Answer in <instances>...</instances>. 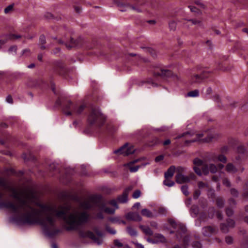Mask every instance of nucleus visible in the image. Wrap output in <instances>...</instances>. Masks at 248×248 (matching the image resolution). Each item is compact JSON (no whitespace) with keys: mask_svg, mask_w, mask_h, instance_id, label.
<instances>
[{"mask_svg":"<svg viewBox=\"0 0 248 248\" xmlns=\"http://www.w3.org/2000/svg\"><path fill=\"white\" fill-rule=\"evenodd\" d=\"M219 137L220 135L219 134L217 133H214L208 135L203 140L204 142H209L214 140H217Z\"/></svg>","mask_w":248,"mask_h":248,"instance_id":"19","label":"nucleus"},{"mask_svg":"<svg viewBox=\"0 0 248 248\" xmlns=\"http://www.w3.org/2000/svg\"><path fill=\"white\" fill-rule=\"evenodd\" d=\"M175 179L176 183L178 184L188 183L190 181L189 176L184 175L182 173H177L175 175Z\"/></svg>","mask_w":248,"mask_h":248,"instance_id":"14","label":"nucleus"},{"mask_svg":"<svg viewBox=\"0 0 248 248\" xmlns=\"http://www.w3.org/2000/svg\"><path fill=\"white\" fill-rule=\"evenodd\" d=\"M58 43L60 44H64L66 47L69 49L73 47H77L80 46L81 45V38H79L77 40H74L73 38H71L69 44L67 43H64L61 40H59Z\"/></svg>","mask_w":248,"mask_h":248,"instance_id":"9","label":"nucleus"},{"mask_svg":"<svg viewBox=\"0 0 248 248\" xmlns=\"http://www.w3.org/2000/svg\"><path fill=\"white\" fill-rule=\"evenodd\" d=\"M230 192L231 194L234 196V197H238V191L235 189V188H231L230 190Z\"/></svg>","mask_w":248,"mask_h":248,"instance_id":"51","label":"nucleus"},{"mask_svg":"<svg viewBox=\"0 0 248 248\" xmlns=\"http://www.w3.org/2000/svg\"><path fill=\"white\" fill-rule=\"evenodd\" d=\"M210 172L212 173H215L217 171V167L214 164H210L209 165Z\"/></svg>","mask_w":248,"mask_h":248,"instance_id":"32","label":"nucleus"},{"mask_svg":"<svg viewBox=\"0 0 248 248\" xmlns=\"http://www.w3.org/2000/svg\"><path fill=\"white\" fill-rule=\"evenodd\" d=\"M45 17L47 19H50L53 18V15L50 13H47L45 14Z\"/></svg>","mask_w":248,"mask_h":248,"instance_id":"64","label":"nucleus"},{"mask_svg":"<svg viewBox=\"0 0 248 248\" xmlns=\"http://www.w3.org/2000/svg\"><path fill=\"white\" fill-rule=\"evenodd\" d=\"M176 170V168L174 166H171L165 172L164 177L165 179L171 178L174 175Z\"/></svg>","mask_w":248,"mask_h":248,"instance_id":"17","label":"nucleus"},{"mask_svg":"<svg viewBox=\"0 0 248 248\" xmlns=\"http://www.w3.org/2000/svg\"><path fill=\"white\" fill-rule=\"evenodd\" d=\"M177 173H182L185 170V168L182 167H178L176 169Z\"/></svg>","mask_w":248,"mask_h":248,"instance_id":"59","label":"nucleus"},{"mask_svg":"<svg viewBox=\"0 0 248 248\" xmlns=\"http://www.w3.org/2000/svg\"><path fill=\"white\" fill-rule=\"evenodd\" d=\"M87 108V106L84 103H81L80 104H75L74 107L73 113H76L77 115L81 114L84 111V110Z\"/></svg>","mask_w":248,"mask_h":248,"instance_id":"16","label":"nucleus"},{"mask_svg":"<svg viewBox=\"0 0 248 248\" xmlns=\"http://www.w3.org/2000/svg\"><path fill=\"white\" fill-rule=\"evenodd\" d=\"M75 105V104L70 100H66L62 102V109L65 115L70 116L72 115Z\"/></svg>","mask_w":248,"mask_h":248,"instance_id":"8","label":"nucleus"},{"mask_svg":"<svg viewBox=\"0 0 248 248\" xmlns=\"http://www.w3.org/2000/svg\"><path fill=\"white\" fill-rule=\"evenodd\" d=\"M198 185L199 188H202L204 187H208V185L202 182H199L198 184Z\"/></svg>","mask_w":248,"mask_h":248,"instance_id":"57","label":"nucleus"},{"mask_svg":"<svg viewBox=\"0 0 248 248\" xmlns=\"http://www.w3.org/2000/svg\"><path fill=\"white\" fill-rule=\"evenodd\" d=\"M39 43L40 45H45L46 43V37L44 35H40L39 38Z\"/></svg>","mask_w":248,"mask_h":248,"instance_id":"45","label":"nucleus"},{"mask_svg":"<svg viewBox=\"0 0 248 248\" xmlns=\"http://www.w3.org/2000/svg\"><path fill=\"white\" fill-rule=\"evenodd\" d=\"M193 170L199 176H201L202 175V172L201 170L197 166H194L193 167Z\"/></svg>","mask_w":248,"mask_h":248,"instance_id":"47","label":"nucleus"},{"mask_svg":"<svg viewBox=\"0 0 248 248\" xmlns=\"http://www.w3.org/2000/svg\"><path fill=\"white\" fill-rule=\"evenodd\" d=\"M177 229H178L177 231V233H185L186 231L185 226L180 224H178Z\"/></svg>","mask_w":248,"mask_h":248,"instance_id":"33","label":"nucleus"},{"mask_svg":"<svg viewBox=\"0 0 248 248\" xmlns=\"http://www.w3.org/2000/svg\"><path fill=\"white\" fill-rule=\"evenodd\" d=\"M0 186L9 189L12 192V196L19 202L16 206L11 202H0V208L10 209L15 213H18L19 210L23 212L21 216L15 217L13 220L19 224H39L41 225L46 234L52 237L60 232L59 229H54L56 219H62L67 225L65 230L67 231H76L87 223L90 218L89 214L85 211H75L68 214L71 209L70 205H55L39 204L38 206L43 211L48 212L45 218L40 217V211L30 205L26 200L20 198L19 193L14 188L9 186L7 180L0 177Z\"/></svg>","mask_w":248,"mask_h":248,"instance_id":"1","label":"nucleus"},{"mask_svg":"<svg viewBox=\"0 0 248 248\" xmlns=\"http://www.w3.org/2000/svg\"><path fill=\"white\" fill-rule=\"evenodd\" d=\"M216 204L218 208H223L224 205V201L222 198L218 197L216 199Z\"/></svg>","mask_w":248,"mask_h":248,"instance_id":"24","label":"nucleus"},{"mask_svg":"<svg viewBox=\"0 0 248 248\" xmlns=\"http://www.w3.org/2000/svg\"><path fill=\"white\" fill-rule=\"evenodd\" d=\"M106 229L110 234H115L116 233V231L113 228H111L108 225L106 226Z\"/></svg>","mask_w":248,"mask_h":248,"instance_id":"42","label":"nucleus"},{"mask_svg":"<svg viewBox=\"0 0 248 248\" xmlns=\"http://www.w3.org/2000/svg\"><path fill=\"white\" fill-rule=\"evenodd\" d=\"M190 212L193 217H197L199 212V207L197 205H192L190 209Z\"/></svg>","mask_w":248,"mask_h":248,"instance_id":"21","label":"nucleus"},{"mask_svg":"<svg viewBox=\"0 0 248 248\" xmlns=\"http://www.w3.org/2000/svg\"><path fill=\"white\" fill-rule=\"evenodd\" d=\"M246 151L245 148L243 146H239L238 147L237 151L238 154H243L245 153Z\"/></svg>","mask_w":248,"mask_h":248,"instance_id":"41","label":"nucleus"},{"mask_svg":"<svg viewBox=\"0 0 248 248\" xmlns=\"http://www.w3.org/2000/svg\"><path fill=\"white\" fill-rule=\"evenodd\" d=\"M16 49H17L16 46H11L9 48V51L11 52L14 51V52L16 53Z\"/></svg>","mask_w":248,"mask_h":248,"instance_id":"63","label":"nucleus"},{"mask_svg":"<svg viewBox=\"0 0 248 248\" xmlns=\"http://www.w3.org/2000/svg\"><path fill=\"white\" fill-rule=\"evenodd\" d=\"M200 73L195 75L191 78V82L192 83H200L203 79L207 78L209 75V72L206 70L203 69L199 71Z\"/></svg>","mask_w":248,"mask_h":248,"instance_id":"7","label":"nucleus"},{"mask_svg":"<svg viewBox=\"0 0 248 248\" xmlns=\"http://www.w3.org/2000/svg\"><path fill=\"white\" fill-rule=\"evenodd\" d=\"M243 196L244 198H248V181L246 183L244 186Z\"/></svg>","mask_w":248,"mask_h":248,"instance_id":"31","label":"nucleus"},{"mask_svg":"<svg viewBox=\"0 0 248 248\" xmlns=\"http://www.w3.org/2000/svg\"><path fill=\"white\" fill-rule=\"evenodd\" d=\"M218 232L217 227L208 226L202 228V233L205 236H210L212 235L216 234Z\"/></svg>","mask_w":248,"mask_h":248,"instance_id":"10","label":"nucleus"},{"mask_svg":"<svg viewBox=\"0 0 248 248\" xmlns=\"http://www.w3.org/2000/svg\"><path fill=\"white\" fill-rule=\"evenodd\" d=\"M217 159L218 161L223 163H226L227 162L226 157L223 155H218L217 156Z\"/></svg>","mask_w":248,"mask_h":248,"instance_id":"39","label":"nucleus"},{"mask_svg":"<svg viewBox=\"0 0 248 248\" xmlns=\"http://www.w3.org/2000/svg\"><path fill=\"white\" fill-rule=\"evenodd\" d=\"M114 244L115 246L119 248L123 247V244L118 239H115L114 240Z\"/></svg>","mask_w":248,"mask_h":248,"instance_id":"54","label":"nucleus"},{"mask_svg":"<svg viewBox=\"0 0 248 248\" xmlns=\"http://www.w3.org/2000/svg\"><path fill=\"white\" fill-rule=\"evenodd\" d=\"M164 157L163 155H159L155 157V161L156 162H158L160 161H161L164 159Z\"/></svg>","mask_w":248,"mask_h":248,"instance_id":"61","label":"nucleus"},{"mask_svg":"<svg viewBox=\"0 0 248 248\" xmlns=\"http://www.w3.org/2000/svg\"><path fill=\"white\" fill-rule=\"evenodd\" d=\"M94 230L97 234L96 236L93 232L90 231L86 232H79V235L81 237L83 238H90L93 241L94 243L98 245H100L103 242V237L104 236L103 233L98 230L96 228H95Z\"/></svg>","mask_w":248,"mask_h":248,"instance_id":"4","label":"nucleus"},{"mask_svg":"<svg viewBox=\"0 0 248 248\" xmlns=\"http://www.w3.org/2000/svg\"><path fill=\"white\" fill-rule=\"evenodd\" d=\"M169 222L173 228H174V229L177 228V226H178V224L176 223V222L175 221V220H174L172 219H169Z\"/></svg>","mask_w":248,"mask_h":248,"instance_id":"49","label":"nucleus"},{"mask_svg":"<svg viewBox=\"0 0 248 248\" xmlns=\"http://www.w3.org/2000/svg\"><path fill=\"white\" fill-rule=\"evenodd\" d=\"M170 178L165 179L163 181V184L168 187H171L175 185V183L169 179Z\"/></svg>","mask_w":248,"mask_h":248,"instance_id":"28","label":"nucleus"},{"mask_svg":"<svg viewBox=\"0 0 248 248\" xmlns=\"http://www.w3.org/2000/svg\"><path fill=\"white\" fill-rule=\"evenodd\" d=\"M202 172L204 175H207L210 172L209 165L204 164L202 168Z\"/></svg>","mask_w":248,"mask_h":248,"instance_id":"26","label":"nucleus"},{"mask_svg":"<svg viewBox=\"0 0 248 248\" xmlns=\"http://www.w3.org/2000/svg\"><path fill=\"white\" fill-rule=\"evenodd\" d=\"M193 164L197 167L202 166L203 165L202 160L198 158H196L194 159Z\"/></svg>","mask_w":248,"mask_h":248,"instance_id":"36","label":"nucleus"},{"mask_svg":"<svg viewBox=\"0 0 248 248\" xmlns=\"http://www.w3.org/2000/svg\"><path fill=\"white\" fill-rule=\"evenodd\" d=\"M192 246L194 248H202V244L198 241L193 242Z\"/></svg>","mask_w":248,"mask_h":248,"instance_id":"56","label":"nucleus"},{"mask_svg":"<svg viewBox=\"0 0 248 248\" xmlns=\"http://www.w3.org/2000/svg\"><path fill=\"white\" fill-rule=\"evenodd\" d=\"M13 8V5H9L7 7H6L4 9V13L5 14L8 13L10 11L12 10Z\"/></svg>","mask_w":248,"mask_h":248,"instance_id":"58","label":"nucleus"},{"mask_svg":"<svg viewBox=\"0 0 248 248\" xmlns=\"http://www.w3.org/2000/svg\"><path fill=\"white\" fill-rule=\"evenodd\" d=\"M188 22H190L192 25H202V22L201 21L196 19H189L188 20Z\"/></svg>","mask_w":248,"mask_h":248,"instance_id":"46","label":"nucleus"},{"mask_svg":"<svg viewBox=\"0 0 248 248\" xmlns=\"http://www.w3.org/2000/svg\"><path fill=\"white\" fill-rule=\"evenodd\" d=\"M170 30L175 31L176 29V23L174 21H171L169 24Z\"/></svg>","mask_w":248,"mask_h":248,"instance_id":"38","label":"nucleus"},{"mask_svg":"<svg viewBox=\"0 0 248 248\" xmlns=\"http://www.w3.org/2000/svg\"><path fill=\"white\" fill-rule=\"evenodd\" d=\"M227 225L229 228H233L235 226V221L232 219H227Z\"/></svg>","mask_w":248,"mask_h":248,"instance_id":"37","label":"nucleus"},{"mask_svg":"<svg viewBox=\"0 0 248 248\" xmlns=\"http://www.w3.org/2000/svg\"><path fill=\"white\" fill-rule=\"evenodd\" d=\"M226 170L229 173H234L238 170L231 163H229L226 166Z\"/></svg>","mask_w":248,"mask_h":248,"instance_id":"20","label":"nucleus"},{"mask_svg":"<svg viewBox=\"0 0 248 248\" xmlns=\"http://www.w3.org/2000/svg\"><path fill=\"white\" fill-rule=\"evenodd\" d=\"M229 203L230 204V206L232 208L233 207H235L236 204V202L235 201L234 199H232V198L229 199Z\"/></svg>","mask_w":248,"mask_h":248,"instance_id":"53","label":"nucleus"},{"mask_svg":"<svg viewBox=\"0 0 248 248\" xmlns=\"http://www.w3.org/2000/svg\"><path fill=\"white\" fill-rule=\"evenodd\" d=\"M201 191L199 190H196L195 191L193 194V199L195 200L197 199L201 195Z\"/></svg>","mask_w":248,"mask_h":248,"instance_id":"52","label":"nucleus"},{"mask_svg":"<svg viewBox=\"0 0 248 248\" xmlns=\"http://www.w3.org/2000/svg\"><path fill=\"white\" fill-rule=\"evenodd\" d=\"M141 192L140 190H136L133 194L132 197L134 199H137L140 197Z\"/></svg>","mask_w":248,"mask_h":248,"instance_id":"44","label":"nucleus"},{"mask_svg":"<svg viewBox=\"0 0 248 248\" xmlns=\"http://www.w3.org/2000/svg\"><path fill=\"white\" fill-rule=\"evenodd\" d=\"M155 77H161L162 78L169 77L172 75L171 71L164 69L160 66H154L151 70Z\"/></svg>","mask_w":248,"mask_h":248,"instance_id":"5","label":"nucleus"},{"mask_svg":"<svg viewBox=\"0 0 248 248\" xmlns=\"http://www.w3.org/2000/svg\"><path fill=\"white\" fill-rule=\"evenodd\" d=\"M127 232L128 233L131 235V236H136L137 234V232L135 230V229H133V228L131 227H127Z\"/></svg>","mask_w":248,"mask_h":248,"instance_id":"30","label":"nucleus"},{"mask_svg":"<svg viewBox=\"0 0 248 248\" xmlns=\"http://www.w3.org/2000/svg\"><path fill=\"white\" fill-rule=\"evenodd\" d=\"M135 151V150L133 146L128 147L127 144H125L119 149L115 150L114 153L115 154L123 155L124 156H127L133 154Z\"/></svg>","mask_w":248,"mask_h":248,"instance_id":"6","label":"nucleus"},{"mask_svg":"<svg viewBox=\"0 0 248 248\" xmlns=\"http://www.w3.org/2000/svg\"><path fill=\"white\" fill-rule=\"evenodd\" d=\"M105 116L101 112L99 108H93L88 117V122L91 125L96 124L99 127L105 123Z\"/></svg>","mask_w":248,"mask_h":248,"instance_id":"3","label":"nucleus"},{"mask_svg":"<svg viewBox=\"0 0 248 248\" xmlns=\"http://www.w3.org/2000/svg\"><path fill=\"white\" fill-rule=\"evenodd\" d=\"M141 213L142 216L148 217H153V213L148 209H143L141 210Z\"/></svg>","mask_w":248,"mask_h":248,"instance_id":"23","label":"nucleus"},{"mask_svg":"<svg viewBox=\"0 0 248 248\" xmlns=\"http://www.w3.org/2000/svg\"><path fill=\"white\" fill-rule=\"evenodd\" d=\"M148 164L149 163L147 162L145 163L142 164L141 165H137L134 167H130L129 168V170L132 172H135L138 171L140 168L145 167L146 165Z\"/></svg>","mask_w":248,"mask_h":248,"instance_id":"22","label":"nucleus"},{"mask_svg":"<svg viewBox=\"0 0 248 248\" xmlns=\"http://www.w3.org/2000/svg\"><path fill=\"white\" fill-rule=\"evenodd\" d=\"M117 5L119 7L121 8L120 11L122 12L126 11L127 9H132L137 12H140L141 10L138 7L130 5L128 3H123L119 2L117 3Z\"/></svg>","mask_w":248,"mask_h":248,"instance_id":"11","label":"nucleus"},{"mask_svg":"<svg viewBox=\"0 0 248 248\" xmlns=\"http://www.w3.org/2000/svg\"><path fill=\"white\" fill-rule=\"evenodd\" d=\"M199 95V91L198 90H194L193 91H191L189 92L187 96L189 97H197Z\"/></svg>","mask_w":248,"mask_h":248,"instance_id":"27","label":"nucleus"},{"mask_svg":"<svg viewBox=\"0 0 248 248\" xmlns=\"http://www.w3.org/2000/svg\"><path fill=\"white\" fill-rule=\"evenodd\" d=\"M225 242L229 245L232 244L233 242V238L230 236H227L225 237Z\"/></svg>","mask_w":248,"mask_h":248,"instance_id":"48","label":"nucleus"},{"mask_svg":"<svg viewBox=\"0 0 248 248\" xmlns=\"http://www.w3.org/2000/svg\"><path fill=\"white\" fill-rule=\"evenodd\" d=\"M216 216L217 218L219 220H222L223 219V215L219 211L217 212Z\"/></svg>","mask_w":248,"mask_h":248,"instance_id":"62","label":"nucleus"},{"mask_svg":"<svg viewBox=\"0 0 248 248\" xmlns=\"http://www.w3.org/2000/svg\"><path fill=\"white\" fill-rule=\"evenodd\" d=\"M126 218L128 220H131L136 221H140L142 217L139 213L135 212H129L126 215Z\"/></svg>","mask_w":248,"mask_h":248,"instance_id":"15","label":"nucleus"},{"mask_svg":"<svg viewBox=\"0 0 248 248\" xmlns=\"http://www.w3.org/2000/svg\"><path fill=\"white\" fill-rule=\"evenodd\" d=\"M108 203L110 204V205L114 206L115 207V209L118 208L117 203L115 200H112L110 201Z\"/></svg>","mask_w":248,"mask_h":248,"instance_id":"55","label":"nucleus"},{"mask_svg":"<svg viewBox=\"0 0 248 248\" xmlns=\"http://www.w3.org/2000/svg\"><path fill=\"white\" fill-rule=\"evenodd\" d=\"M140 228L146 235L152 236L153 234V232L149 227L145 225H140Z\"/></svg>","mask_w":248,"mask_h":248,"instance_id":"18","label":"nucleus"},{"mask_svg":"<svg viewBox=\"0 0 248 248\" xmlns=\"http://www.w3.org/2000/svg\"><path fill=\"white\" fill-rule=\"evenodd\" d=\"M105 202L100 195H94L91 196L87 201L80 203V206L84 209H89L93 207H98L99 209L104 208Z\"/></svg>","mask_w":248,"mask_h":248,"instance_id":"2","label":"nucleus"},{"mask_svg":"<svg viewBox=\"0 0 248 248\" xmlns=\"http://www.w3.org/2000/svg\"><path fill=\"white\" fill-rule=\"evenodd\" d=\"M226 214L227 216L231 217L233 214V211L230 207H228L226 209Z\"/></svg>","mask_w":248,"mask_h":248,"instance_id":"50","label":"nucleus"},{"mask_svg":"<svg viewBox=\"0 0 248 248\" xmlns=\"http://www.w3.org/2000/svg\"><path fill=\"white\" fill-rule=\"evenodd\" d=\"M222 183L224 186H225L227 187H229L231 186L230 182L229 181V179L227 178H223Z\"/></svg>","mask_w":248,"mask_h":248,"instance_id":"43","label":"nucleus"},{"mask_svg":"<svg viewBox=\"0 0 248 248\" xmlns=\"http://www.w3.org/2000/svg\"><path fill=\"white\" fill-rule=\"evenodd\" d=\"M6 100L8 103L12 104L13 103L12 97L10 95H9L6 97Z\"/></svg>","mask_w":248,"mask_h":248,"instance_id":"60","label":"nucleus"},{"mask_svg":"<svg viewBox=\"0 0 248 248\" xmlns=\"http://www.w3.org/2000/svg\"><path fill=\"white\" fill-rule=\"evenodd\" d=\"M229 227L225 223H222L220 224V229L221 231L225 233L229 232Z\"/></svg>","mask_w":248,"mask_h":248,"instance_id":"25","label":"nucleus"},{"mask_svg":"<svg viewBox=\"0 0 248 248\" xmlns=\"http://www.w3.org/2000/svg\"><path fill=\"white\" fill-rule=\"evenodd\" d=\"M155 238L157 239L158 241L161 243H164L166 242L165 237L161 234L157 233L155 234Z\"/></svg>","mask_w":248,"mask_h":248,"instance_id":"34","label":"nucleus"},{"mask_svg":"<svg viewBox=\"0 0 248 248\" xmlns=\"http://www.w3.org/2000/svg\"><path fill=\"white\" fill-rule=\"evenodd\" d=\"M181 191L185 196H187L189 194L188 187L187 185H184L181 186Z\"/></svg>","mask_w":248,"mask_h":248,"instance_id":"35","label":"nucleus"},{"mask_svg":"<svg viewBox=\"0 0 248 248\" xmlns=\"http://www.w3.org/2000/svg\"><path fill=\"white\" fill-rule=\"evenodd\" d=\"M54 71V72L59 75H62L64 72V65L63 63L60 61L56 62H55Z\"/></svg>","mask_w":248,"mask_h":248,"instance_id":"13","label":"nucleus"},{"mask_svg":"<svg viewBox=\"0 0 248 248\" xmlns=\"http://www.w3.org/2000/svg\"><path fill=\"white\" fill-rule=\"evenodd\" d=\"M132 187L129 186L125 188L123 194L119 196L118 198V201L120 203H125L128 200V195L130 191L132 190Z\"/></svg>","mask_w":248,"mask_h":248,"instance_id":"12","label":"nucleus"},{"mask_svg":"<svg viewBox=\"0 0 248 248\" xmlns=\"http://www.w3.org/2000/svg\"><path fill=\"white\" fill-rule=\"evenodd\" d=\"M203 136V134H197V139H193L192 140H186L185 142H186V144H187L188 143H191V142H195L198 139L202 137Z\"/></svg>","mask_w":248,"mask_h":248,"instance_id":"40","label":"nucleus"},{"mask_svg":"<svg viewBox=\"0 0 248 248\" xmlns=\"http://www.w3.org/2000/svg\"><path fill=\"white\" fill-rule=\"evenodd\" d=\"M106 204V203L105 202ZM101 211H104L105 212L108 214H113L115 213V209H112L109 207H106V205L104 206V208L100 209Z\"/></svg>","mask_w":248,"mask_h":248,"instance_id":"29","label":"nucleus"}]
</instances>
